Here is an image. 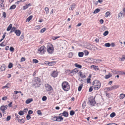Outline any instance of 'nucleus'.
Wrapping results in <instances>:
<instances>
[{"label": "nucleus", "mask_w": 125, "mask_h": 125, "mask_svg": "<svg viewBox=\"0 0 125 125\" xmlns=\"http://www.w3.org/2000/svg\"><path fill=\"white\" fill-rule=\"evenodd\" d=\"M34 83L33 84L34 87L36 88L39 87L42 84V82L41 79L38 77H35L33 80Z\"/></svg>", "instance_id": "obj_1"}, {"label": "nucleus", "mask_w": 125, "mask_h": 125, "mask_svg": "<svg viewBox=\"0 0 125 125\" xmlns=\"http://www.w3.org/2000/svg\"><path fill=\"white\" fill-rule=\"evenodd\" d=\"M62 87L63 89L65 91H68L70 89V86L68 83L64 81L62 83Z\"/></svg>", "instance_id": "obj_2"}, {"label": "nucleus", "mask_w": 125, "mask_h": 125, "mask_svg": "<svg viewBox=\"0 0 125 125\" xmlns=\"http://www.w3.org/2000/svg\"><path fill=\"white\" fill-rule=\"evenodd\" d=\"M93 83H94V89L96 90H98L100 88L101 86V83L99 82H97L96 83H95L94 81Z\"/></svg>", "instance_id": "obj_3"}, {"label": "nucleus", "mask_w": 125, "mask_h": 125, "mask_svg": "<svg viewBox=\"0 0 125 125\" xmlns=\"http://www.w3.org/2000/svg\"><path fill=\"white\" fill-rule=\"evenodd\" d=\"M119 87L118 85H114L111 87H106V88L107 90L108 91H110L112 90H115Z\"/></svg>", "instance_id": "obj_4"}, {"label": "nucleus", "mask_w": 125, "mask_h": 125, "mask_svg": "<svg viewBox=\"0 0 125 125\" xmlns=\"http://www.w3.org/2000/svg\"><path fill=\"white\" fill-rule=\"evenodd\" d=\"M47 51L50 53H52L53 52V46L52 44H50V46L48 45L47 46Z\"/></svg>", "instance_id": "obj_5"}, {"label": "nucleus", "mask_w": 125, "mask_h": 125, "mask_svg": "<svg viewBox=\"0 0 125 125\" xmlns=\"http://www.w3.org/2000/svg\"><path fill=\"white\" fill-rule=\"evenodd\" d=\"M45 87L47 91H50L52 89V87L48 83H46L45 84Z\"/></svg>", "instance_id": "obj_6"}, {"label": "nucleus", "mask_w": 125, "mask_h": 125, "mask_svg": "<svg viewBox=\"0 0 125 125\" xmlns=\"http://www.w3.org/2000/svg\"><path fill=\"white\" fill-rule=\"evenodd\" d=\"M45 47L44 46H43L41 47L40 48L38 49V51H39L41 54H43L45 52V50H44V48Z\"/></svg>", "instance_id": "obj_7"}, {"label": "nucleus", "mask_w": 125, "mask_h": 125, "mask_svg": "<svg viewBox=\"0 0 125 125\" xmlns=\"http://www.w3.org/2000/svg\"><path fill=\"white\" fill-rule=\"evenodd\" d=\"M8 107V106L7 105H2L0 107V109L3 113H4L5 111L7 109Z\"/></svg>", "instance_id": "obj_8"}, {"label": "nucleus", "mask_w": 125, "mask_h": 125, "mask_svg": "<svg viewBox=\"0 0 125 125\" xmlns=\"http://www.w3.org/2000/svg\"><path fill=\"white\" fill-rule=\"evenodd\" d=\"M89 101L90 103V104L92 106H94L95 104L96 103L95 100L93 99H89Z\"/></svg>", "instance_id": "obj_9"}, {"label": "nucleus", "mask_w": 125, "mask_h": 125, "mask_svg": "<svg viewBox=\"0 0 125 125\" xmlns=\"http://www.w3.org/2000/svg\"><path fill=\"white\" fill-rule=\"evenodd\" d=\"M63 119V118L61 116H57L56 121L58 122H61L62 121Z\"/></svg>", "instance_id": "obj_10"}, {"label": "nucleus", "mask_w": 125, "mask_h": 125, "mask_svg": "<svg viewBox=\"0 0 125 125\" xmlns=\"http://www.w3.org/2000/svg\"><path fill=\"white\" fill-rule=\"evenodd\" d=\"M75 6L76 5L75 3H73L72 4L70 5V7L69 8V10L73 11L74 8Z\"/></svg>", "instance_id": "obj_11"}, {"label": "nucleus", "mask_w": 125, "mask_h": 125, "mask_svg": "<svg viewBox=\"0 0 125 125\" xmlns=\"http://www.w3.org/2000/svg\"><path fill=\"white\" fill-rule=\"evenodd\" d=\"M15 33L16 34L17 36H19L20 35L21 33V31L19 30H16L15 31Z\"/></svg>", "instance_id": "obj_12"}, {"label": "nucleus", "mask_w": 125, "mask_h": 125, "mask_svg": "<svg viewBox=\"0 0 125 125\" xmlns=\"http://www.w3.org/2000/svg\"><path fill=\"white\" fill-rule=\"evenodd\" d=\"M98 67L97 66L94 65H92L91 66V68H93L95 71H97L99 70V69L98 68Z\"/></svg>", "instance_id": "obj_13"}, {"label": "nucleus", "mask_w": 125, "mask_h": 125, "mask_svg": "<svg viewBox=\"0 0 125 125\" xmlns=\"http://www.w3.org/2000/svg\"><path fill=\"white\" fill-rule=\"evenodd\" d=\"M6 66L4 64H3L1 67L0 69L1 70V71L2 72L3 71H4L5 70V69H6Z\"/></svg>", "instance_id": "obj_14"}, {"label": "nucleus", "mask_w": 125, "mask_h": 125, "mask_svg": "<svg viewBox=\"0 0 125 125\" xmlns=\"http://www.w3.org/2000/svg\"><path fill=\"white\" fill-rule=\"evenodd\" d=\"M51 75L52 77H55L57 76L58 74L55 71H54L52 73Z\"/></svg>", "instance_id": "obj_15"}, {"label": "nucleus", "mask_w": 125, "mask_h": 125, "mask_svg": "<svg viewBox=\"0 0 125 125\" xmlns=\"http://www.w3.org/2000/svg\"><path fill=\"white\" fill-rule=\"evenodd\" d=\"M63 116L65 117H67L68 116V113L67 112H66V111H64L63 113Z\"/></svg>", "instance_id": "obj_16"}, {"label": "nucleus", "mask_w": 125, "mask_h": 125, "mask_svg": "<svg viewBox=\"0 0 125 125\" xmlns=\"http://www.w3.org/2000/svg\"><path fill=\"white\" fill-rule=\"evenodd\" d=\"M32 98L26 100V103L27 104H29L33 101Z\"/></svg>", "instance_id": "obj_17"}, {"label": "nucleus", "mask_w": 125, "mask_h": 125, "mask_svg": "<svg viewBox=\"0 0 125 125\" xmlns=\"http://www.w3.org/2000/svg\"><path fill=\"white\" fill-rule=\"evenodd\" d=\"M79 73H80V74L79 75L82 78H85L86 77V76L84 74H82V72L80 71L78 73V74H79Z\"/></svg>", "instance_id": "obj_18"}, {"label": "nucleus", "mask_w": 125, "mask_h": 125, "mask_svg": "<svg viewBox=\"0 0 125 125\" xmlns=\"http://www.w3.org/2000/svg\"><path fill=\"white\" fill-rule=\"evenodd\" d=\"M125 94H121L119 97L120 99H123L125 97Z\"/></svg>", "instance_id": "obj_19"}, {"label": "nucleus", "mask_w": 125, "mask_h": 125, "mask_svg": "<svg viewBox=\"0 0 125 125\" xmlns=\"http://www.w3.org/2000/svg\"><path fill=\"white\" fill-rule=\"evenodd\" d=\"M112 76V75L110 74V73H109L108 74L106 75L105 77L106 79H107L110 78Z\"/></svg>", "instance_id": "obj_20"}, {"label": "nucleus", "mask_w": 125, "mask_h": 125, "mask_svg": "<svg viewBox=\"0 0 125 125\" xmlns=\"http://www.w3.org/2000/svg\"><path fill=\"white\" fill-rule=\"evenodd\" d=\"M12 24H10L9 25L8 27L7 30V31H10L11 29L12 28Z\"/></svg>", "instance_id": "obj_21"}, {"label": "nucleus", "mask_w": 125, "mask_h": 125, "mask_svg": "<svg viewBox=\"0 0 125 125\" xmlns=\"http://www.w3.org/2000/svg\"><path fill=\"white\" fill-rule=\"evenodd\" d=\"M33 16L32 15L30 16L28 18L26 19V21L29 22L32 18Z\"/></svg>", "instance_id": "obj_22"}, {"label": "nucleus", "mask_w": 125, "mask_h": 125, "mask_svg": "<svg viewBox=\"0 0 125 125\" xmlns=\"http://www.w3.org/2000/svg\"><path fill=\"white\" fill-rule=\"evenodd\" d=\"M56 62H49V65L52 66L54 65L56 63Z\"/></svg>", "instance_id": "obj_23"}, {"label": "nucleus", "mask_w": 125, "mask_h": 125, "mask_svg": "<svg viewBox=\"0 0 125 125\" xmlns=\"http://www.w3.org/2000/svg\"><path fill=\"white\" fill-rule=\"evenodd\" d=\"M84 55V53L83 52H79L78 53V55L79 57H82Z\"/></svg>", "instance_id": "obj_24"}, {"label": "nucleus", "mask_w": 125, "mask_h": 125, "mask_svg": "<svg viewBox=\"0 0 125 125\" xmlns=\"http://www.w3.org/2000/svg\"><path fill=\"white\" fill-rule=\"evenodd\" d=\"M83 86V84H81L78 87V90L79 91H81Z\"/></svg>", "instance_id": "obj_25"}, {"label": "nucleus", "mask_w": 125, "mask_h": 125, "mask_svg": "<svg viewBox=\"0 0 125 125\" xmlns=\"http://www.w3.org/2000/svg\"><path fill=\"white\" fill-rule=\"evenodd\" d=\"M120 59L121 61H124L125 59V55H122V57L120 58Z\"/></svg>", "instance_id": "obj_26"}, {"label": "nucleus", "mask_w": 125, "mask_h": 125, "mask_svg": "<svg viewBox=\"0 0 125 125\" xmlns=\"http://www.w3.org/2000/svg\"><path fill=\"white\" fill-rule=\"evenodd\" d=\"M74 65L76 67H78V68H81L82 67V66L81 65L78 64L77 63H75Z\"/></svg>", "instance_id": "obj_27"}, {"label": "nucleus", "mask_w": 125, "mask_h": 125, "mask_svg": "<svg viewBox=\"0 0 125 125\" xmlns=\"http://www.w3.org/2000/svg\"><path fill=\"white\" fill-rule=\"evenodd\" d=\"M93 45L91 44H89L87 46V48L91 50Z\"/></svg>", "instance_id": "obj_28"}, {"label": "nucleus", "mask_w": 125, "mask_h": 125, "mask_svg": "<svg viewBox=\"0 0 125 125\" xmlns=\"http://www.w3.org/2000/svg\"><path fill=\"white\" fill-rule=\"evenodd\" d=\"M100 11V9H95L94 12H93V13L94 14H95L97 13L98 12Z\"/></svg>", "instance_id": "obj_29"}, {"label": "nucleus", "mask_w": 125, "mask_h": 125, "mask_svg": "<svg viewBox=\"0 0 125 125\" xmlns=\"http://www.w3.org/2000/svg\"><path fill=\"white\" fill-rule=\"evenodd\" d=\"M16 5H12L9 9L10 10L13 9H15L16 7Z\"/></svg>", "instance_id": "obj_30"}, {"label": "nucleus", "mask_w": 125, "mask_h": 125, "mask_svg": "<svg viewBox=\"0 0 125 125\" xmlns=\"http://www.w3.org/2000/svg\"><path fill=\"white\" fill-rule=\"evenodd\" d=\"M115 115V112H113L110 115V116L112 118H113L114 117Z\"/></svg>", "instance_id": "obj_31"}, {"label": "nucleus", "mask_w": 125, "mask_h": 125, "mask_svg": "<svg viewBox=\"0 0 125 125\" xmlns=\"http://www.w3.org/2000/svg\"><path fill=\"white\" fill-rule=\"evenodd\" d=\"M46 30L45 28H43L40 31V32L41 33H42L44 32Z\"/></svg>", "instance_id": "obj_32"}, {"label": "nucleus", "mask_w": 125, "mask_h": 125, "mask_svg": "<svg viewBox=\"0 0 125 125\" xmlns=\"http://www.w3.org/2000/svg\"><path fill=\"white\" fill-rule=\"evenodd\" d=\"M109 33V32L107 31H105L103 33V35L104 36H106L107 35H108V34Z\"/></svg>", "instance_id": "obj_33"}, {"label": "nucleus", "mask_w": 125, "mask_h": 125, "mask_svg": "<svg viewBox=\"0 0 125 125\" xmlns=\"http://www.w3.org/2000/svg\"><path fill=\"white\" fill-rule=\"evenodd\" d=\"M45 10L46 14H48L49 13V9L48 7H45Z\"/></svg>", "instance_id": "obj_34"}, {"label": "nucleus", "mask_w": 125, "mask_h": 125, "mask_svg": "<svg viewBox=\"0 0 125 125\" xmlns=\"http://www.w3.org/2000/svg\"><path fill=\"white\" fill-rule=\"evenodd\" d=\"M18 114L20 115H22L24 114V113L23 111H20L19 112Z\"/></svg>", "instance_id": "obj_35"}, {"label": "nucleus", "mask_w": 125, "mask_h": 125, "mask_svg": "<svg viewBox=\"0 0 125 125\" xmlns=\"http://www.w3.org/2000/svg\"><path fill=\"white\" fill-rule=\"evenodd\" d=\"M24 35L23 33H22L20 37V39L21 41L22 39L24 38Z\"/></svg>", "instance_id": "obj_36"}, {"label": "nucleus", "mask_w": 125, "mask_h": 125, "mask_svg": "<svg viewBox=\"0 0 125 125\" xmlns=\"http://www.w3.org/2000/svg\"><path fill=\"white\" fill-rule=\"evenodd\" d=\"M74 114L75 112L73 111L72 110L70 111V115H73Z\"/></svg>", "instance_id": "obj_37"}, {"label": "nucleus", "mask_w": 125, "mask_h": 125, "mask_svg": "<svg viewBox=\"0 0 125 125\" xmlns=\"http://www.w3.org/2000/svg\"><path fill=\"white\" fill-rule=\"evenodd\" d=\"M82 107L83 108H84L86 105V103L85 101H84L82 104Z\"/></svg>", "instance_id": "obj_38"}, {"label": "nucleus", "mask_w": 125, "mask_h": 125, "mask_svg": "<svg viewBox=\"0 0 125 125\" xmlns=\"http://www.w3.org/2000/svg\"><path fill=\"white\" fill-rule=\"evenodd\" d=\"M110 44L109 43H106L104 44L105 46L107 47H109L110 46Z\"/></svg>", "instance_id": "obj_39"}, {"label": "nucleus", "mask_w": 125, "mask_h": 125, "mask_svg": "<svg viewBox=\"0 0 125 125\" xmlns=\"http://www.w3.org/2000/svg\"><path fill=\"white\" fill-rule=\"evenodd\" d=\"M13 66V64L12 63H10L8 66V67L9 68H11Z\"/></svg>", "instance_id": "obj_40"}, {"label": "nucleus", "mask_w": 125, "mask_h": 125, "mask_svg": "<svg viewBox=\"0 0 125 125\" xmlns=\"http://www.w3.org/2000/svg\"><path fill=\"white\" fill-rule=\"evenodd\" d=\"M32 61L33 62L35 63H38L39 62L38 60L35 59H33L32 60Z\"/></svg>", "instance_id": "obj_41"}, {"label": "nucleus", "mask_w": 125, "mask_h": 125, "mask_svg": "<svg viewBox=\"0 0 125 125\" xmlns=\"http://www.w3.org/2000/svg\"><path fill=\"white\" fill-rule=\"evenodd\" d=\"M57 116H55L54 117L52 116V120L54 121H56V119Z\"/></svg>", "instance_id": "obj_42"}, {"label": "nucleus", "mask_w": 125, "mask_h": 125, "mask_svg": "<svg viewBox=\"0 0 125 125\" xmlns=\"http://www.w3.org/2000/svg\"><path fill=\"white\" fill-rule=\"evenodd\" d=\"M26 118L27 119V120H29V119H30L31 118V117L30 116V115H28V114L26 116Z\"/></svg>", "instance_id": "obj_43"}, {"label": "nucleus", "mask_w": 125, "mask_h": 125, "mask_svg": "<svg viewBox=\"0 0 125 125\" xmlns=\"http://www.w3.org/2000/svg\"><path fill=\"white\" fill-rule=\"evenodd\" d=\"M47 98L46 96H44L42 98V100L43 101H44L46 100Z\"/></svg>", "instance_id": "obj_44"}, {"label": "nucleus", "mask_w": 125, "mask_h": 125, "mask_svg": "<svg viewBox=\"0 0 125 125\" xmlns=\"http://www.w3.org/2000/svg\"><path fill=\"white\" fill-rule=\"evenodd\" d=\"M84 52L85 53V55L86 56L89 53V52H88L87 50H85L84 51Z\"/></svg>", "instance_id": "obj_45"}, {"label": "nucleus", "mask_w": 125, "mask_h": 125, "mask_svg": "<svg viewBox=\"0 0 125 125\" xmlns=\"http://www.w3.org/2000/svg\"><path fill=\"white\" fill-rule=\"evenodd\" d=\"M110 13L109 12V11L107 12H106V13H105V15H106L105 17H107L109 15H110Z\"/></svg>", "instance_id": "obj_46"}, {"label": "nucleus", "mask_w": 125, "mask_h": 125, "mask_svg": "<svg viewBox=\"0 0 125 125\" xmlns=\"http://www.w3.org/2000/svg\"><path fill=\"white\" fill-rule=\"evenodd\" d=\"M20 122H21V123H23L25 122L23 118H22L21 120H19L18 122H20Z\"/></svg>", "instance_id": "obj_47"}, {"label": "nucleus", "mask_w": 125, "mask_h": 125, "mask_svg": "<svg viewBox=\"0 0 125 125\" xmlns=\"http://www.w3.org/2000/svg\"><path fill=\"white\" fill-rule=\"evenodd\" d=\"M33 113V112L31 110H29V111L28 112V114L30 115V114H32Z\"/></svg>", "instance_id": "obj_48"}, {"label": "nucleus", "mask_w": 125, "mask_h": 125, "mask_svg": "<svg viewBox=\"0 0 125 125\" xmlns=\"http://www.w3.org/2000/svg\"><path fill=\"white\" fill-rule=\"evenodd\" d=\"M10 51L12 52L14 51V49L13 47H11L10 48Z\"/></svg>", "instance_id": "obj_49"}, {"label": "nucleus", "mask_w": 125, "mask_h": 125, "mask_svg": "<svg viewBox=\"0 0 125 125\" xmlns=\"http://www.w3.org/2000/svg\"><path fill=\"white\" fill-rule=\"evenodd\" d=\"M78 71V70L77 69V68H75L73 70V72H75V73H77Z\"/></svg>", "instance_id": "obj_50"}, {"label": "nucleus", "mask_w": 125, "mask_h": 125, "mask_svg": "<svg viewBox=\"0 0 125 125\" xmlns=\"http://www.w3.org/2000/svg\"><path fill=\"white\" fill-rule=\"evenodd\" d=\"M11 118V116H8L6 118V121H9Z\"/></svg>", "instance_id": "obj_51"}, {"label": "nucleus", "mask_w": 125, "mask_h": 125, "mask_svg": "<svg viewBox=\"0 0 125 125\" xmlns=\"http://www.w3.org/2000/svg\"><path fill=\"white\" fill-rule=\"evenodd\" d=\"M73 56V54L72 52H70L69 53L68 56L69 58H71Z\"/></svg>", "instance_id": "obj_52"}, {"label": "nucleus", "mask_w": 125, "mask_h": 125, "mask_svg": "<svg viewBox=\"0 0 125 125\" xmlns=\"http://www.w3.org/2000/svg\"><path fill=\"white\" fill-rule=\"evenodd\" d=\"M93 87V86H91L90 87V88L89 89V92H91L92 91H93V88H92Z\"/></svg>", "instance_id": "obj_53"}, {"label": "nucleus", "mask_w": 125, "mask_h": 125, "mask_svg": "<svg viewBox=\"0 0 125 125\" xmlns=\"http://www.w3.org/2000/svg\"><path fill=\"white\" fill-rule=\"evenodd\" d=\"M15 116H16V119L17 120H19V118L20 117V116L19 115H17V114H15Z\"/></svg>", "instance_id": "obj_54"}, {"label": "nucleus", "mask_w": 125, "mask_h": 125, "mask_svg": "<svg viewBox=\"0 0 125 125\" xmlns=\"http://www.w3.org/2000/svg\"><path fill=\"white\" fill-rule=\"evenodd\" d=\"M23 10H24L28 8V7L26 5L25 6H24L23 7Z\"/></svg>", "instance_id": "obj_55"}, {"label": "nucleus", "mask_w": 125, "mask_h": 125, "mask_svg": "<svg viewBox=\"0 0 125 125\" xmlns=\"http://www.w3.org/2000/svg\"><path fill=\"white\" fill-rule=\"evenodd\" d=\"M16 29V28H15L14 27H13L11 29V30H12L13 31H15Z\"/></svg>", "instance_id": "obj_56"}, {"label": "nucleus", "mask_w": 125, "mask_h": 125, "mask_svg": "<svg viewBox=\"0 0 125 125\" xmlns=\"http://www.w3.org/2000/svg\"><path fill=\"white\" fill-rule=\"evenodd\" d=\"M3 15L4 18H5L6 17V12H3Z\"/></svg>", "instance_id": "obj_57"}, {"label": "nucleus", "mask_w": 125, "mask_h": 125, "mask_svg": "<svg viewBox=\"0 0 125 125\" xmlns=\"http://www.w3.org/2000/svg\"><path fill=\"white\" fill-rule=\"evenodd\" d=\"M7 99V96H4L2 97V100H6Z\"/></svg>", "instance_id": "obj_58"}, {"label": "nucleus", "mask_w": 125, "mask_h": 125, "mask_svg": "<svg viewBox=\"0 0 125 125\" xmlns=\"http://www.w3.org/2000/svg\"><path fill=\"white\" fill-rule=\"evenodd\" d=\"M12 102H11L8 104L9 106L10 107H11L12 106Z\"/></svg>", "instance_id": "obj_59"}, {"label": "nucleus", "mask_w": 125, "mask_h": 125, "mask_svg": "<svg viewBox=\"0 0 125 125\" xmlns=\"http://www.w3.org/2000/svg\"><path fill=\"white\" fill-rule=\"evenodd\" d=\"M4 42H2L0 44V46H4L5 45L3 43Z\"/></svg>", "instance_id": "obj_60"}, {"label": "nucleus", "mask_w": 125, "mask_h": 125, "mask_svg": "<svg viewBox=\"0 0 125 125\" xmlns=\"http://www.w3.org/2000/svg\"><path fill=\"white\" fill-rule=\"evenodd\" d=\"M91 80V79L90 78H88L87 79V83H90V81Z\"/></svg>", "instance_id": "obj_61"}, {"label": "nucleus", "mask_w": 125, "mask_h": 125, "mask_svg": "<svg viewBox=\"0 0 125 125\" xmlns=\"http://www.w3.org/2000/svg\"><path fill=\"white\" fill-rule=\"evenodd\" d=\"M37 114L39 115H40L42 113L41 112V111L40 110H38L37 111Z\"/></svg>", "instance_id": "obj_62"}, {"label": "nucleus", "mask_w": 125, "mask_h": 125, "mask_svg": "<svg viewBox=\"0 0 125 125\" xmlns=\"http://www.w3.org/2000/svg\"><path fill=\"white\" fill-rule=\"evenodd\" d=\"M28 109L27 108H25L24 109L23 111V112H25L26 113L28 111Z\"/></svg>", "instance_id": "obj_63"}, {"label": "nucleus", "mask_w": 125, "mask_h": 125, "mask_svg": "<svg viewBox=\"0 0 125 125\" xmlns=\"http://www.w3.org/2000/svg\"><path fill=\"white\" fill-rule=\"evenodd\" d=\"M59 38V36L54 37L53 38V40H55L56 39H57L58 38Z\"/></svg>", "instance_id": "obj_64"}]
</instances>
